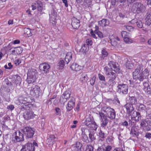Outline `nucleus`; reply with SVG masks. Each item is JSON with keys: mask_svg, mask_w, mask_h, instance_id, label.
Returning a JSON list of instances; mask_svg holds the SVG:
<instances>
[{"mask_svg": "<svg viewBox=\"0 0 151 151\" xmlns=\"http://www.w3.org/2000/svg\"><path fill=\"white\" fill-rule=\"evenodd\" d=\"M137 99L135 96H128L126 103L124 106V107L126 109L127 114L131 115V112H132L134 109L133 105L137 104Z\"/></svg>", "mask_w": 151, "mask_h": 151, "instance_id": "obj_1", "label": "nucleus"}, {"mask_svg": "<svg viewBox=\"0 0 151 151\" xmlns=\"http://www.w3.org/2000/svg\"><path fill=\"white\" fill-rule=\"evenodd\" d=\"M37 72L35 69H31L29 70L27 73L26 81L29 84L35 82L37 76Z\"/></svg>", "mask_w": 151, "mask_h": 151, "instance_id": "obj_2", "label": "nucleus"}, {"mask_svg": "<svg viewBox=\"0 0 151 151\" xmlns=\"http://www.w3.org/2000/svg\"><path fill=\"white\" fill-rule=\"evenodd\" d=\"M102 110L105 113L104 114L106 116L111 119L115 118L116 114L115 111L112 108L109 106H104L102 108Z\"/></svg>", "mask_w": 151, "mask_h": 151, "instance_id": "obj_3", "label": "nucleus"}, {"mask_svg": "<svg viewBox=\"0 0 151 151\" xmlns=\"http://www.w3.org/2000/svg\"><path fill=\"white\" fill-rule=\"evenodd\" d=\"M145 8V6L143 4L140 3H137L133 4L131 10L134 13H139L144 12Z\"/></svg>", "mask_w": 151, "mask_h": 151, "instance_id": "obj_4", "label": "nucleus"}, {"mask_svg": "<svg viewBox=\"0 0 151 151\" xmlns=\"http://www.w3.org/2000/svg\"><path fill=\"white\" fill-rule=\"evenodd\" d=\"M22 130L23 135L27 138H30L33 137L35 132L34 128L30 127H25Z\"/></svg>", "mask_w": 151, "mask_h": 151, "instance_id": "obj_5", "label": "nucleus"}, {"mask_svg": "<svg viewBox=\"0 0 151 151\" xmlns=\"http://www.w3.org/2000/svg\"><path fill=\"white\" fill-rule=\"evenodd\" d=\"M14 136L12 138V141L13 143H17L24 141L23 134H22L19 131H17L14 132L13 134Z\"/></svg>", "mask_w": 151, "mask_h": 151, "instance_id": "obj_6", "label": "nucleus"}, {"mask_svg": "<svg viewBox=\"0 0 151 151\" xmlns=\"http://www.w3.org/2000/svg\"><path fill=\"white\" fill-rule=\"evenodd\" d=\"M34 146L37 147L38 144L34 141L33 144L32 143H27L25 145H23L20 151H35Z\"/></svg>", "mask_w": 151, "mask_h": 151, "instance_id": "obj_7", "label": "nucleus"}, {"mask_svg": "<svg viewBox=\"0 0 151 151\" xmlns=\"http://www.w3.org/2000/svg\"><path fill=\"white\" fill-rule=\"evenodd\" d=\"M117 92L119 94H126L128 93V87L126 84L118 83L117 86Z\"/></svg>", "mask_w": 151, "mask_h": 151, "instance_id": "obj_8", "label": "nucleus"}, {"mask_svg": "<svg viewBox=\"0 0 151 151\" xmlns=\"http://www.w3.org/2000/svg\"><path fill=\"white\" fill-rule=\"evenodd\" d=\"M151 123L150 121L147 119H142L140 124V127L145 131H148L151 129Z\"/></svg>", "mask_w": 151, "mask_h": 151, "instance_id": "obj_9", "label": "nucleus"}, {"mask_svg": "<svg viewBox=\"0 0 151 151\" xmlns=\"http://www.w3.org/2000/svg\"><path fill=\"white\" fill-rule=\"evenodd\" d=\"M84 124L88 127L91 128L95 130H96L98 127L97 125L90 117H89L86 119Z\"/></svg>", "mask_w": 151, "mask_h": 151, "instance_id": "obj_10", "label": "nucleus"}, {"mask_svg": "<svg viewBox=\"0 0 151 151\" xmlns=\"http://www.w3.org/2000/svg\"><path fill=\"white\" fill-rule=\"evenodd\" d=\"M99 115L101 118V126L105 128L108 123V120L104 113H99Z\"/></svg>", "mask_w": 151, "mask_h": 151, "instance_id": "obj_11", "label": "nucleus"}, {"mask_svg": "<svg viewBox=\"0 0 151 151\" xmlns=\"http://www.w3.org/2000/svg\"><path fill=\"white\" fill-rule=\"evenodd\" d=\"M149 74V71L147 68H146L142 72L140 76H139L138 80L140 81L147 80V78Z\"/></svg>", "mask_w": 151, "mask_h": 151, "instance_id": "obj_12", "label": "nucleus"}, {"mask_svg": "<svg viewBox=\"0 0 151 151\" xmlns=\"http://www.w3.org/2000/svg\"><path fill=\"white\" fill-rule=\"evenodd\" d=\"M127 114L129 116H131V119L133 120L138 121L141 119V116L140 113L134 110L131 112V115Z\"/></svg>", "mask_w": 151, "mask_h": 151, "instance_id": "obj_13", "label": "nucleus"}, {"mask_svg": "<svg viewBox=\"0 0 151 151\" xmlns=\"http://www.w3.org/2000/svg\"><path fill=\"white\" fill-rule=\"evenodd\" d=\"M40 91V88L38 86L35 85L31 88L30 93L33 96H38L39 95Z\"/></svg>", "mask_w": 151, "mask_h": 151, "instance_id": "obj_14", "label": "nucleus"}, {"mask_svg": "<svg viewBox=\"0 0 151 151\" xmlns=\"http://www.w3.org/2000/svg\"><path fill=\"white\" fill-rule=\"evenodd\" d=\"M75 104V99L73 97L71 98L68 101L67 106H66L67 112H69L74 107Z\"/></svg>", "mask_w": 151, "mask_h": 151, "instance_id": "obj_15", "label": "nucleus"}, {"mask_svg": "<svg viewBox=\"0 0 151 151\" xmlns=\"http://www.w3.org/2000/svg\"><path fill=\"white\" fill-rule=\"evenodd\" d=\"M50 68V65L46 63L40 64L39 66L40 69L45 73L49 72Z\"/></svg>", "mask_w": 151, "mask_h": 151, "instance_id": "obj_16", "label": "nucleus"}, {"mask_svg": "<svg viewBox=\"0 0 151 151\" xmlns=\"http://www.w3.org/2000/svg\"><path fill=\"white\" fill-rule=\"evenodd\" d=\"M108 65L111 67V68L115 72L119 73V72L120 70L119 65L117 63L110 61Z\"/></svg>", "mask_w": 151, "mask_h": 151, "instance_id": "obj_17", "label": "nucleus"}, {"mask_svg": "<svg viewBox=\"0 0 151 151\" xmlns=\"http://www.w3.org/2000/svg\"><path fill=\"white\" fill-rule=\"evenodd\" d=\"M143 70L142 67L140 65H138L134 71L133 72V76L134 78H137L138 80L139 76H140Z\"/></svg>", "mask_w": 151, "mask_h": 151, "instance_id": "obj_18", "label": "nucleus"}, {"mask_svg": "<svg viewBox=\"0 0 151 151\" xmlns=\"http://www.w3.org/2000/svg\"><path fill=\"white\" fill-rule=\"evenodd\" d=\"M146 81L144 80L143 83V90L145 93L147 94H151V88L149 84V81L147 80Z\"/></svg>", "mask_w": 151, "mask_h": 151, "instance_id": "obj_19", "label": "nucleus"}, {"mask_svg": "<svg viewBox=\"0 0 151 151\" xmlns=\"http://www.w3.org/2000/svg\"><path fill=\"white\" fill-rule=\"evenodd\" d=\"M36 116V115L34 114L32 111L30 110L24 112L23 114L24 119L27 120L33 119Z\"/></svg>", "mask_w": 151, "mask_h": 151, "instance_id": "obj_20", "label": "nucleus"}, {"mask_svg": "<svg viewBox=\"0 0 151 151\" xmlns=\"http://www.w3.org/2000/svg\"><path fill=\"white\" fill-rule=\"evenodd\" d=\"M130 34L125 31H122L121 32L122 37L124 38V40L127 43L132 42V40L129 38Z\"/></svg>", "mask_w": 151, "mask_h": 151, "instance_id": "obj_21", "label": "nucleus"}, {"mask_svg": "<svg viewBox=\"0 0 151 151\" xmlns=\"http://www.w3.org/2000/svg\"><path fill=\"white\" fill-rule=\"evenodd\" d=\"M56 137L53 135H50L46 140L47 144L50 147L52 146L56 140Z\"/></svg>", "mask_w": 151, "mask_h": 151, "instance_id": "obj_22", "label": "nucleus"}, {"mask_svg": "<svg viewBox=\"0 0 151 151\" xmlns=\"http://www.w3.org/2000/svg\"><path fill=\"white\" fill-rule=\"evenodd\" d=\"M71 25L74 29L78 28L80 26L79 20L75 17L72 19Z\"/></svg>", "mask_w": 151, "mask_h": 151, "instance_id": "obj_23", "label": "nucleus"}, {"mask_svg": "<svg viewBox=\"0 0 151 151\" xmlns=\"http://www.w3.org/2000/svg\"><path fill=\"white\" fill-rule=\"evenodd\" d=\"M14 79L13 83L15 84L16 87L19 86L22 81L21 77L18 75H15L14 76Z\"/></svg>", "mask_w": 151, "mask_h": 151, "instance_id": "obj_24", "label": "nucleus"}, {"mask_svg": "<svg viewBox=\"0 0 151 151\" xmlns=\"http://www.w3.org/2000/svg\"><path fill=\"white\" fill-rule=\"evenodd\" d=\"M30 98L28 96H27L25 97H20L18 99L19 102L23 104H25L27 103L31 102Z\"/></svg>", "mask_w": 151, "mask_h": 151, "instance_id": "obj_25", "label": "nucleus"}, {"mask_svg": "<svg viewBox=\"0 0 151 151\" xmlns=\"http://www.w3.org/2000/svg\"><path fill=\"white\" fill-rule=\"evenodd\" d=\"M111 149L112 147L111 146L103 145L98 147L97 151H111Z\"/></svg>", "mask_w": 151, "mask_h": 151, "instance_id": "obj_26", "label": "nucleus"}, {"mask_svg": "<svg viewBox=\"0 0 151 151\" xmlns=\"http://www.w3.org/2000/svg\"><path fill=\"white\" fill-rule=\"evenodd\" d=\"M23 49L21 47H14L12 50V54L14 55H17L22 53Z\"/></svg>", "mask_w": 151, "mask_h": 151, "instance_id": "obj_27", "label": "nucleus"}, {"mask_svg": "<svg viewBox=\"0 0 151 151\" xmlns=\"http://www.w3.org/2000/svg\"><path fill=\"white\" fill-rule=\"evenodd\" d=\"M132 24H135L137 27L139 28H142L143 27V24L141 20L139 19H133L131 21Z\"/></svg>", "mask_w": 151, "mask_h": 151, "instance_id": "obj_28", "label": "nucleus"}, {"mask_svg": "<svg viewBox=\"0 0 151 151\" xmlns=\"http://www.w3.org/2000/svg\"><path fill=\"white\" fill-rule=\"evenodd\" d=\"M70 67L72 70L76 71H79L83 68L82 66L75 63H73Z\"/></svg>", "mask_w": 151, "mask_h": 151, "instance_id": "obj_29", "label": "nucleus"}, {"mask_svg": "<svg viewBox=\"0 0 151 151\" xmlns=\"http://www.w3.org/2000/svg\"><path fill=\"white\" fill-rule=\"evenodd\" d=\"M130 134L133 137H137L138 135L137 129L135 127H132Z\"/></svg>", "mask_w": 151, "mask_h": 151, "instance_id": "obj_30", "label": "nucleus"}, {"mask_svg": "<svg viewBox=\"0 0 151 151\" xmlns=\"http://www.w3.org/2000/svg\"><path fill=\"white\" fill-rule=\"evenodd\" d=\"M33 107L32 104H23V105L21 106L20 109L22 111L24 110H29L30 109Z\"/></svg>", "mask_w": 151, "mask_h": 151, "instance_id": "obj_31", "label": "nucleus"}, {"mask_svg": "<svg viewBox=\"0 0 151 151\" xmlns=\"http://www.w3.org/2000/svg\"><path fill=\"white\" fill-rule=\"evenodd\" d=\"M99 24L102 27H105L109 24V21L106 19H104L98 22Z\"/></svg>", "mask_w": 151, "mask_h": 151, "instance_id": "obj_32", "label": "nucleus"}, {"mask_svg": "<svg viewBox=\"0 0 151 151\" xmlns=\"http://www.w3.org/2000/svg\"><path fill=\"white\" fill-rule=\"evenodd\" d=\"M72 54L71 52H68L67 53L65 58V61L68 64L71 60L72 58Z\"/></svg>", "mask_w": 151, "mask_h": 151, "instance_id": "obj_33", "label": "nucleus"}, {"mask_svg": "<svg viewBox=\"0 0 151 151\" xmlns=\"http://www.w3.org/2000/svg\"><path fill=\"white\" fill-rule=\"evenodd\" d=\"M35 4L37 5L38 11L42 12L43 9L42 3L40 1H37L36 3H35Z\"/></svg>", "mask_w": 151, "mask_h": 151, "instance_id": "obj_34", "label": "nucleus"}, {"mask_svg": "<svg viewBox=\"0 0 151 151\" xmlns=\"http://www.w3.org/2000/svg\"><path fill=\"white\" fill-rule=\"evenodd\" d=\"M82 137V140L84 142H89V140L85 132L84 131H82V133L81 134Z\"/></svg>", "mask_w": 151, "mask_h": 151, "instance_id": "obj_35", "label": "nucleus"}, {"mask_svg": "<svg viewBox=\"0 0 151 151\" xmlns=\"http://www.w3.org/2000/svg\"><path fill=\"white\" fill-rule=\"evenodd\" d=\"M88 45L84 44L82 46L80 50V51L83 53H85L88 51Z\"/></svg>", "mask_w": 151, "mask_h": 151, "instance_id": "obj_36", "label": "nucleus"}, {"mask_svg": "<svg viewBox=\"0 0 151 151\" xmlns=\"http://www.w3.org/2000/svg\"><path fill=\"white\" fill-rule=\"evenodd\" d=\"M98 28V26H96V30L94 31V33L96 34L99 38H102L103 37V35L101 32L97 30Z\"/></svg>", "mask_w": 151, "mask_h": 151, "instance_id": "obj_37", "label": "nucleus"}, {"mask_svg": "<svg viewBox=\"0 0 151 151\" xmlns=\"http://www.w3.org/2000/svg\"><path fill=\"white\" fill-rule=\"evenodd\" d=\"M71 94V92L69 89L67 90L63 93L62 96L65 98L68 99Z\"/></svg>", "mask_w": 151, "mask_h": 151, "instance_id": "obj_38", "label": "nucleus"}, {"mask_svg": "<svg viewBox=\"0 0 151 151\" xmlns=\"http://www.w3.org/2000/svg\"><path fill=\"white\" fill-rule=\"evenodd\" d=\"M34 31V29H31L29 28H27L25 29V33L26 34L28 37H30L32 35V32Z\"/></svg>", "mask_w": 151, "mask_h": 151, "instance_id": "obj_39", "label": "nucleus"}, {"mask_svg": "<svg viewBox=\"0 0 151 151\" xmlns=\"http://www.w3.org/2000/svg\"><path fill=\"white\" fill-rule=\"evenodd\" d=\"M107 75L110 78L115 79L116 77V75L115 73L112 72H110L109 73H108Z\"/></svg>", "mask_w": 151, "mask_h": 151, "instance_id": "obj_40", "label": "nucleus"}, {"mask_svg": "<svg viewBox=\"0 0 151 151\" xmlns=\"http://www.w3.org/2000/svg\"><path fill=\"white\" fill-rule=\"evenodd\" d=\"M108 55V53L106 50L104 49H103L101 51V58L104 59V58L106 57Z\"/></svg>", "mask_w": 151, "mask_h": 151, "instance_id": "obj_41", "label": "nucleus"}, {"mask_svg": "<svg viewBox=\"0 0 151 151\" xmlns=\"http://www.w3.org/2000/svg\"><path fill=\"white\" fill-rule=\"evenodd\" d=\"M10 94L4 92V93L3 94L2 96L7 101H10Z\"/></svg>", "mask_w": 151, "mask_h": 151, "instance_id": "obj_42", "label": "nucleus"}, {"mask_svg": "<svg viewBox=\"0 0 151 151\" xmlns=\"http://www.w3.org/2000/svg\"><path fill=\"white\" fill-rule=\"evenodd\" d=\"M94 148L90 145H88L85 147V151H93Z\"/></svg>", "mask_w": 151, "mask_h": 151, "instance_id": "obj_43", "label": "nucleus"}, {"mask_svg": "<svg viewBox=\"0 0 151 151\" xmlns=\"http://www.w3.org/2000/svg\"><path fill=\"white\" fill-rule=\"evenodd\" d=\"M50 17V23L53 25L55 24L57 20V19H56L57 17Z\"/></svg>", "mask_w": 151, "mask_h": 151, "instance_id": "obj_44", "label": "nucleus"}, {"mask_svg": "<svg viewBox=\"0 0 151 151\" xmlns=\"http://www.w3.org/2000/svg\"><path fill=\"white\" fill-rule=\"evenodd\" d=\"M82 146V144L79 142H77L76 144V148L77 149V151H81V147Z\"/></svg>", "mask_w": 151, "mask_h": 151, "instance_id": "obj_45", "label": "nucleus"}, {"mask_svg": "<svg viewBox=\"0 0 151 151\" xmlns=\"http://www.w3.org/2000/svg\"><path fill=\"white\" fill-rule=\"evenodd\" d=\"M65 63L63 60H60L58 64V66H59L60 69H62L65 65Z\"/></svg>", "mask_w": 151, "mask_h": 151, "instance_id": "obj_46", "label": "nucleus"}, {"mask_svg": "<svg viewBox=\"0 0 151 151\" xmlns=\"http://www.w3.org/2000/svg\"><path fill=\"white\" fill-rule=\"evenodd\" d=\"M146 109L145 106L143 104H140L139 105L138 109L139 111H145Z\"/></svg>", "mask_w": 151, "mask_h": 151, "instance_id": "obj_47", "label": "nucleus"}, {"mask_svg": "<svg viewBox=\"0 0 151 151\" xmlns=\"http://www.w3.org/2000/svg\"><path fill=\"white\" fill-rule=\"evenodd\" d=\"M81 79H82V81L83 82H86L88 80V77L87 74H82L81 75Z\"/></svg>", "mask_w": 151, "mask_h": 151, "instance_id": "obj_48", "label": "nucleus"}, {"mask_svg": "<svg viewBox=\"0 0 151 151\" xmlns=\"http://www.w3.org/2000/svg\"><path fill=\"white\" fill-rule=\"evenodd\" d=\"M57 13L54 9H52L50 14H49L50 17H57Z\"/></svg>", "mask_w": 151, "mask_h": 151, "instance_id": "obj_49", "label": "nucleus"}, {"mask_svg": "<svg viewBox=\"0 0 151 151\" xmlns=\"http://www.w3.org/2000/svg\"><path fill=\"white\" fill-rule=\"evenodd\" d=\"M89 138L91 141L92 142L95 139L94 137V133L93 132H90L89 134Z\"/></svg>", "mask_w": 151, "mask_h": 151, "instance_id": "obj_50", "label": "nucleus"}, {"mask_svg": "<svg viewBox=\"0 0 151 151\" xmlns=\"http://www.w3.org/2000/svg\"><path fill=\"white\" fill-rule=\"evenodd\" d=\"M132 64L130 61L127 60L126 63V65L127 68L128 69H130L132 68Z\"/></svg>", "mask_w": 151, "mask_h": 151, "instance_id": "obj_51", "label": "nucleus"}, {"mask_svg": "<svg viewBox=\"0 0 151 151\" xmlns=\"http://www.w3.org/2000/svg\"><path fill=\"white\" fill-rule=\"evenodd\" d=\"M145 19L147 22H149V25L151 24V13L148 14L147 16Z\"/></svg>", "mask_w": 151, "mask_h": 151, "instance_id": "obj_52", "label": "nucleus"}, {"mask_svg": "<svg viewBox=\"0 0 151 151\" xmlns=\"http://www.w3.org/2000/svg\"><path fill=\"white\" fill-rule=\"evenodd\" d=\"M105 134L101 130H100L99 133V136L101 138V140H103L104 138Z\"/></svg>", "mask_w": 151, "mask_h": 151, "instance_id": "obj_53", "label": "nucleus"}, {"mask_svg": "<svg viewBox=\"0 0 151 151\" xmlns=\"http://www.w3.org/2000/svg\"><path fill=\"white\" fill-rule=\"evenodd\" d=\"M68 99L65 98L64 97L62 96L60 99V101L61 103L64 104L67 101Z\"/></svg>", "mask_w": 151, "mask_h": 151, "instance_id": "obj_54", "label": "nucleus"}, {"mask_svg": "<svg viewBox=\"0 0 151 151\" xmlns=\"http://www.w3.org/2000/svg\"><path fill=\"white\" fill-rule=\"evenodd\" d=\"M98 77L99 79V80L101 81H105V79L104 76H103L102 75L99 74H98Z\"/></svg>", "mask_w": 151, "mask_h": 151, "instance_id": "obj_55", "label": "nucleus"}, {"mask_svg": "<svg viewBox=\"0 0 151 151\" xmlns=\"http://www.w3.org/2000/svg\"><path fill=\"white\" fill-rule=\"evenodd\" d=\"M4 83L8 86H10L12 85L11 82L9 81L7 79H5L4 81Z\"/></svg>", "mask_w": 151, "mask_h": 151, "instance_id": "obj_56", "label": "nucleus"}, {"mask_svg": "<svg viewBox=\"0 0 151 151\" xmlns=\"http://www.w3.org/2000/svg\"><path fill=\"white\" fill-rule=\"evenodd\" d=\"M127 29L129 32L133 31L134 30V28L130 26H127L126 27Z\"/></svg>", "mask_w": 151, "mask_h": 151, "instance_id": "obj_57", "label": "nucleus"}, {"mask_svg": "<svg viewBox=\"0 0 151 151\" xmlns=\"http://www.w3.org/2000/svg\"><path fill=\"white\" fill-rule=\"evenodd\" d=\"M104 70H105L106 74V75L108 74V73H109L110 72V69L107 66H105L104 68Z\"/></svg>", "mask_w": 151, "mask_h": 151, "instance_id": "obj_58", "label": "nucleus"}, {"mask_svg": "<svg viewBox=\"0 0 151 151\" xmlns=\"http://www.w3.org/2000/svg\"><path fill=\"white\" fill-rule=\"evenodd\" d=\"M96 79V77L95 76H93V78L91 79L90 81V83L92 86H93L94 84L95 80Z\"/></svg>", "mask_w": 151, "mask_h": 151, "instance_id": "obj_59", "label": "nucleus"}, {"mask_svg": "<svg viewBox=\"0 0 151 151\" xmlns=\"http://www.w3.org/2000/svg\"><path fill=\"white\" fill-rule=\"evenodd\" d=\"M55 110L56 112V115H60L61 114V111L59 108H55Z\"/></svg>", "mask_w": 151, "mask_h": 151, "instance_id": "obj_60", "label": "nucleus"}, {"mask_svg": "<svg viewBox=\"0 0 151 151\" xmlns=\"http://www.w3.org/2000/svg\"><path fill=\"white\" fill-rule=\"evenodd\" d=\"M4 92L7 93L11 94V90L9 87H6L4 88Z\"/></svg>", "mask_w": 151, "mask_h": 151, "instance_id": "obj_61", "label": "nucleus"}, {"mask_svg": "<svg viewBox=\"0 0 151 151\" xmlns=\"http://www.w3.org/2000/svg\"><path fill=\"white\" fill-rule=\"evenodd\" d=\"M14 108V106L13 105H9L7 106V109L11 111L13 110Z\"/></svg>", "mask_w": 151, "mask_h": 151, "instance_id": "obj_62", "label": "nucleus"}, {"mask_svg": "<svg viewBox=\"0 0 151 151\" xmlns=\"http://www.w3.org/2000/svg\"><path fill=\"white\" fill-rule=\"evenodd\" d=\"M145 137L149 139L151 138V133L147 132L146 133Z\"/></svg>", "mask_w": 151, "mask_h": 151, "instance_id": "obj_63", "label": "nucleus"}, {"mask_svg": "<svg viewBox=\"0 0 151 151\" xmlns=\"http://www.w3.org/2000/svg\"><path fill=\"white\" fill-rule=\"evenodd\" d=\"M86 43H87L86 44H85L86 45H88H88H91L92 43V40H91V39H87L86 40Z\"/></svg>", "mask_w": 151, "mask_h": 151, "instance_id": "obj_64", "label": "nucleus"}]
</instances>
